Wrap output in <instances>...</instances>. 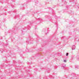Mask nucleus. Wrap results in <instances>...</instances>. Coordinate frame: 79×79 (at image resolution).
Returning a JSON list of instances; mask_svg holds the SVG:
<instances>
[{"label":"nucleus","mask_w":79,"mask_h":79,"mask_svg":"<svg viewBox=\"0 0 79 79\" xmlns=\"http://www.w3.org/2000/svg\"><path fill=\"white\" fill-rule=\"evenodd\" d=\"M72 50H75V49L76 48V47H75V45H73L72 46Z\"/></svg>","instance_id":"f257e3e1"},{"label":"nucleus","mask_w":79,"mask_h":79,"mask_svg":"<svg viewBox=\"0 0 79 79\" xmlns=\"http://www.w3.org/2000/svg\"><path fill=\"white\" fill-rule=\"evenodd\" d=\"M38 20L40 21V22H42V21H43V19H42L39 18L38 19Z\"/></svg>","instance_id":"f03ea898"},{"label":"nucleus","mask_w":79,"mask_h":79,"mask_svg":"<svg viewBox=\"0 0 79 79\" xmlns=\"http://www.w3.org/2000/svg\"><path fill=\"white\" fill-rule=\"evenodd\" d=\"M65 66H66V64H63V68H64Z\"/></svg>","instance_id":"7ed1b4c3"},{"label":"nucleus","mask_w":79,"mask_h":79,"mask_svg":"<svg viewBox=\"0 0 79 79\" xmlns=\"http://www.w3.org/2000/svg\"><path fill=\"white\" fill-rule=\"evenodd\" d=\"M75 68H77V69H78V68H79V66H78L77 65H75Z\"/></svg>","instance_id":"20e7f679"},{"label":"nucleus","mask_w":79,"mask_h":79,"mask_svg":"<svg viewBox=\"0 0 79 79\" xmlns=\"http://www.w3.org/2000/svg\"><path fill=\"white\" fill-rule=\"evenodd\" d=\"M66 56H68V53H66Z\"/></svg>","instance_id":"39448f33"},{"label":"nucleus","mask_w":79,"mask_h":79,"mask_svg":"<svg viewBox=\"0 0 79 79\" xmlns=\"http://www.w3.org/2000/svg\"><path fill=\"white\" fill-rule=\"evenodd\" d=\"M64 62H66V60H64Z\"/></svg>","instance_id":"423d86ee"},{"label":"nucleus","mask_w":79,"mask_h":79,"mask_svg":"<svg viewBox=\"0 0 79 79\" xmlns=\"http://www.w3.org/2000/svg\"><path fill=\"white\" fill-rule=\"evenodd\" d=\"M49 10H52V9H50Z\"/></svg>","instance_id":"0eeeda50"},{"label":"nucleus","mask_w":79,"mask_h":79,"mask_svg":"<svg viewBox=\"0 0 79 79\" xmlns=\"http://www.w3.org/2000/svg\"><path fill=\"white\" fill-rule=\"evenodd\" d=\"M11 0L12 1V2H14L15 0Z\"/></svg>","instance_id":"6e6552de"},{"label":"nucleus","mask_w":79,"mask_h":79,"mask_svg":"<svg viewBox=\"0 0 79 79\" xmlns=\"http://www.w3.org/2000/svg\"><path fill=\"white\" fill-rule=\"evenodd\" d=\"M1 52H3L2 51V50H1Z\"/></svg>","instance_id":"1a4fd4ad"},{"label":"nucleus","mask_w":79,"mask_h":79,"mask_svg":"<svg viewBox=\"0 0 79 79\" xmlns=\"http://www.w3.org/2000/svg\"><path fill=\"white\" fill-rule=\"evenodd\" d=\"M16 16H15V18H16Z\"/></svg>","instance_id":"9d476101"},{"label":"nucleus","mask_w":79,"mask_h":79,"mask_svg":"<svg viewBox=\"0 0 79 79\" xmlns=\"http://www.w3.org/2000/svg\"><path fill=\"white\" fill-rule=\"evenodd\" d=\"M78 32H79V31H78Z\"/></svg>","instance_id":"9b49d317"},{"label":"nucleus","mask_w":79,"mask_h":79,"mask_svg":"<svg viewBox=\"0 0 79 79\" xmlns=\"http://www.w3.org/2000/svg\"><path fill=\"white\" fill-rule=\"evenodd\" d=\"M46 34H47V33H46Z\"/></svg>","instance_id":"f8f14e48"}]
</instances>
